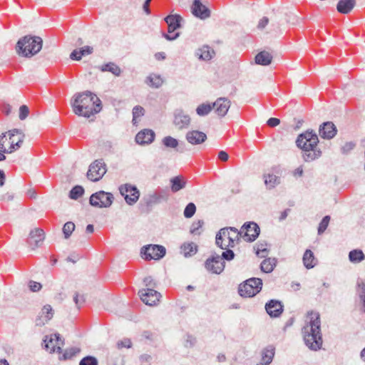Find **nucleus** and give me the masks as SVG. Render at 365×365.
I'll return each mask as SVG.
<instances>
[{
  "mask_svg": "<svg viewBox=\"0 0 365 365\" xmlns=\"http://www.w3.org/2000/svg\"><path fill=\"white\" fill-rule=\"evenodd\" d=\"M132 345L131 341L129 339H123L117 342V347L118 349L130 348Z\"/></svg>",
  "mask_w": 365,
  "mask_h": 365,
  "instance_id": "nucleus-53",
  "label": "nucleus"
},
{
  "mask_svg": "<svg viewBox=\"0 0 365 365\" xmlns=\"http://www.w3.org/2000/svg\"><path fill=\"white\" fill-rule=\"evenodd\" d=\"M113 200V196L110 192L99 191L90 197V204L97 207H109Z\"/></svg>",
  "mask_w": 365,
  "mask_h": 365,
  "instance_id": "nucleus-9",
  "label": "nucleus"
},
{
  "mask_svg": "<svg viewBox=\"0 0 365 365\" xmlns=\"http://www.w3.org/2000/svg\"><path fill=\"white\" fill-rule=\"evenodd\" d=\"M168 192L165 190H160L150 194L148 197L146 203L148 205L160 203L166 201L168 199Z\"/></svg>",
  "mask_w": 365,
  "mask_h": 365,
  "instance_id": "nucleus-25",
  "label": "nucleus"
},
{
  "mask_svg": "<svg viewBox=\"0 0 365 365\" xmlns=\"http://www.w3.org/2000/svg\"><path fill=\"white\" fill-rule=\"evenodd\" d=\"M29 114V107L26 105H22L19 108V119L21 120H25Z\"/></svg>",
  "mask_w": 365,
  "mask_h": 365,
  "instance_id": "nucleus-50",
  "label": "nucleus"
},
{
  "mask_svg": "<svg viewBox=\"0 0 365 365\" xmlns=\"http://www.w3.org/2000/svg\"><path fill=\"white\" fill-rule=\"evenodd\" d=\"M268 253L266 245L258 244L256 250V255L259 257H265Z\"/></svg>",
  "mask_w": 365,
  "mask_h": 365,
  "instance_id": "nucleus-48",
  "label": "nucleus"
},
{
  "mask_svg": "<svg viewBox=\"0 0 365 365\" xmlns=\"http://www.w3.org/2000/svg\"><path fill=\"white\" fill-rule=\"evenodd\" d=\"M75 228H76V225L73 222L70 221V222H66L63 225V228H62V232H63L64 238L66 240L68 239L71 236L73 232L75 230Z\"/></svg>",
  "mask_w": 365,
  "mask_h": 365,
  "instance_id": "nucleus-41",
  "label": "nucleus"
},
{
  "mask_svg": "<svg viewBox=\"0 0 365 365\" xmlns=\"http://www.w3.org/2000/svg\"><path fill=\"white\" fill-rule=\"evenodd\" d=\"M304 171L302 166H299L297 168H296L293 172V175L297 177H302L303 175Z\"/></svg>",
  "mask_w": 365,
  "mask_h": 365,
  "instance_id": "nucleus-64",
  "label": "nucleus"
},
{
  "mask_svg": "<svg viewBox=\"0 0 365 365\" xmlns=\"http://www.w3.org/2000/svg\"><path fill=\"white\" fill-rule=\"evenodd\" d=\"M196 211V206L194 203L190 202L187 205L184 210V216L186 218L192 217Z\"/></svg>",
  "mask_w": 365,
  "mask_h": 365,
  "instance_id": "nucleus-45",
  "label": "nucleus"
},
{
  "mask_svg": "<svg viewBox=\"0 0 365 365\" xmlns=\"http://www.w3.org/2000/svg\"><path fill=\"white\" fill-rule=\"evenodd\" d=\"M43 41L39 36H26L19 39L16 44V52L24 57H31L40 51Z\"/></svg>",
  "mask_w": 365,
  "mask_h": 365,
  "instance_id": "nucleus-5",
  "label": "nucleus"
},
{
  "mask_svg": "<svg viewBox=\"0 0 365 365\" xmlns=\"http://www.w3.org/2000/svg\"><path fill=\"white\" fill-rule=\"evenodd\" d=\"M98 361L97 359L92 356H87L83 358L80 362L79 365H98Z\"/></svg>",
  "mask_w": 365,
  "mask_h": 365,
  "instance_id": "nucleus-47",
  "label": "nucleus"
},
{
  "mask_svg": "<svg viewBox=\"0 0 365 365\" xmlns=\"http://www.w3.org/2000/svg\"><path fill=\"white\" fill-rule=\"evenodd\" d=\"M81 349L78 347H71L65 351L63 354V359H71L73 356H76L78 353H79Z\"/></svg>",
  "mask_w": 365,
  "mask_h": 365,
  "instance_id": "nucleus-46",
  "label": "nucleus"
},
{
  "mask_svg": "<svg viewBox=\"0 0 365 365\" xmlns=\"http://www.w3.org/2000/svg\"><path fill=\"white\" fill-rule=\"evenodd\" d=\"M355 6V0H339L337 4V11L344 14H349Z\"/></svg>",
  "mask_w": 365,
  "mask_h": 365,
  "instance_id": "nucleus-30",
  "label": "nucleus"
},
{
  "mask_svg": "<svg viewBox=\"0 0 365 365\" xmlns=\"http://www.w3.org/2000/svg\"><path fill=\"white\" fill-rule=\"evenodd\" d=\"M190 123V116L182 110H177L175 113L174 124L178 129L187 128Z\"/></svg>",
  "mask_w": 365,
  "mask_h": 365,
  "instance_id": "nucleus-28",
  "label": "nucleus"
},
{
  "mask_svg": "<svg viewBox=\"0 0 365 365\" xmlns=\"http://www.w3.org/2000/svg\"><path fill=\"white\" fill-rule=\"evenodd\" d=\"M143 282L147 288L154 289L156 287V283L154 282L151 277H147L144 279Z\"/></svg>",
  "mask_w": 365,
  "mask_h": 365,
  "instance_id": "nucleus-57",
  "label": "nucleus"
},
{
  "mask_svg": "<svg viewBox=\"0 0 365 365\" xmlns=\"http://www.w3.org/2000/svg\"><path fill=\"white\" fill-rule=\"evenodd\" d=\"M276 264L277 259L275 258L269 257L262 262L260 269L264 273H270L274 270Z\"/></svg>",
  "mask_w": 365,
  "mask_h": 365,
  "instance_id": "nucleus-33",
  "label": "nucleus"
},
{
  "mask_svg": "<svg viewBox=\"0 0 365 365\" xmlns=\"http://www.w3.org/2000/svg\"><path fill=\"white\" fill-rule=\"evenodd\" d=\"M274 347L271 345L263 349L261 353V361L257 365H269L273 360L274 356Z\"/></svg>",
  "mask_w": 365,
  "mask_h": 365,
  "instance_id": "nucleus-29",
  "label": "nucleus"
},
{
  "mask_svg": "<svg viewBox=\"0 0 365 365\" xmlns=\"http://www.w3.org/2000/svg\"><path fill=\"white\" fill-rule=\"evenodd\" d=\"M279 172L277 168H272L268 173L263 174V179L265 186L268 190L274 189L281 183Z\"/></svg>",
  "mask_w": 365,
  "mask_h": 365,
  "instance_id": "nucleus-16",
  "label": "nucleus"
},
{
  "mask_svg": "<svg viewBox=\"0 0 365 365\" xmlns=\"http://www.w3.org/2000/svg\"><path fill=\"white\" fill-rule=\"evenodd\" d=\"M119 190L124 196L125 202L130 205H134L139 199L140 192L135 185L124 184L120 186Z\"/></svg>",
  "mask_w": 365,
  "mask_h": 365,
  "instance_id": "nucleus-12",
  "label": "nucleus"
},
{
  "mask_svg": "<svg viewBox=\"0 0 365 365\" xmlns=\"http://www.w3.org/2000/svg\"><path fill=\"white\" fill-rule=\"evenodd\" d=\"M241 238L246 242H253L259 236L260 232L259 227L254 222H245L240 230Z\"/></svg>",
  "mask_w": 365,
  "mask_h": 365,
  "instance_id": "nucleus-10",
  "label": "nucleus"
},
{
  "mask_svg": "<svg viewBox=\"0 0 365 365\" xmlns=\"http://www.w3.org/2000/svg\"><path fill=\"white\" fill-rule=\"evenodd\" d=\"M53 316V310L51 306L49 304L43 306L36 319V325L39 327L43 326L52 319Z\"/></svg>",
  "mask_w": 365,
  "mask_h": 365,
  "instance_id": "nucleus-19",
  "label": "nucleus"
},
{
  "mask_svg": "<svg viewBox=\"0 0 365 365\" xmlns=\"http://www.w3.org/2000/svg\"><path fill=\"white\" fill-rule=\"evenodd\" d=\"M265 309L271 317H278L283 312V305L278 300L271 299L265 304Z\"/></svg>",
  "mask_w": 365,
  "mask_h": 365,
  "instance_id": "nucleus-23",
  "label": "nucleus"
},
{
  "mask_svg": "<svg viewBox=\"0 0 365 365\" xmlns=\"http://www.w3.org/2000/svg\"><path fill=\"white\" fill-rule=\"evenodd\" d=\"M29 287L30 290L34 292H38L42 288L41 283L35 281H30L29 283Z\"/></svg>",
  "mask_w": 365,
  "mask_h": 365,
  "instance_id": "nucleus-55",
  "label": "nucleus"
},
{
  "mask_svg": "<svg viewBox=\"0 0 365 365\" xmlns=\"http://www.w3.org/2000/svg\"><path fill=\"white\" fill-rule=\"evenodd\" d=\"M218 158L223 162H226L228 160L229 155L225 151L220 150L218 153Z\"/></svg>",
  "mask_w": 365,
  "mask_h": 365,
  "instance_id": "nucleus-61",
  "label": "nucleus"
},
{
  "mask_svg": "<svg viewBox=\"0 0 365 365\" xmlns=\"http://www.w3.org/2000/svg\"><path fill=\"white\" fill-rule=\"evenodd\" d=\"M180 34L178 32L174 34L173 35L168 34H163V36L166 38L168 41H173L175 40L179 37Z\"/></svg>",
  "mask_w": 365,
  "mask_h": 365,
  "instance_id": "nucleus-63",
  "label": "nucleus"
},
{
  "mask_svg": "<svg viewBox=\"0 0 365 365\" xmlns=\"http://www.w3.org/2000/svg\"><path fill=\"white\" fill-rule=\"evenodd\" d=\"M84 193V189L81 185L74 186L69 192V197L73 200H77Z\"/></svg>",
  "mask_w": 365,
  "mask_h": 365,
  "instance_id": "nucleus-42",
  "label": "nucleus"
},
{
  "mask_svg": "<svg viewBox=\"0 0 365 365\" xmlns=\"http://www.w3.org/2000/svg\"><path fill=\"white\" fill-rule=\"evenodd\" d=\"M336 133L337 129L331 121L324 122L319 126V134L324 139H331Z\"/></svg>",
  "mask_w": 365,
  "mask_h": 365,
  "instance_id": "nucleus-18",
  "label": "nucleus"
},
{
  "mask_svg": "<svg viewBox=\"0 0 365 365\" xmlns=\"http://www.w3.org/2000/svg\"><path fill=\"white\" fill-rule=\"evenodd\" d=\"M165 21L168 24V31L169 34L173 33L175 30L180 28L182 17L178 14H170L165 18Z\"/></svg>",
  "mask_w": 365,
  "mask_h": 365,
  "instance_id": "nucleus-27",
  "label": "nucleus"
},
{
  "mask_svg": "<svg viewBox=\"0 0 365 365\" xmlns=\"http://www.w3.org/2000/svg\"><path fill=\"white\" fill-rule=\"evenodd\" d=\"M171 190L176 192L185 187V182L180 176L174 177L170 180Z\"/></svg>",
  "mask_w": 365,
  "mask_h": 365,
  "instance_id": "nucleus-37",
  "label": "nucleus"
},
{
  "mask_svg": "<svg viewBox=\"0 0 365 365\" xmlns=\"http://www.w3.org/2000/svg\"><path fill=\"white\" fill-rule=\"evenodd\" d=\"M262 287V280L259 278H250L239 287V294L242 297H252L259 293Z\"/></svg>",
  "mask_w": 365,
  "mask_h": 365,
  "instance_id": "nucleus-6",
  "label": "nucleus"
},
{
  "mask_svg": "<svg viewBox=\"0 0 365 365\" xmlns=\"http://www.w3.org/2000/svg\"><path fill=\"white\" fill-rule=\"evenodd\" d=\"M140 299L148 306H155L160 301L161 294L152 288L143 289L139 291Z\"/></svg>",
  "mask_w": 365,
  "mask_h": 365,
  "instance_id": "nucleus-14",
  "label": "nucleus"
},
{
  "mask_svg": "<svg viewBox=\"0 0 365 365\" xmlns=\"http://www.w3.org/2000/svg\"><path fill=\"white\" fill-rule=\"evenodd\" d=\"M166 253L165 248L158 245H148L142 247L140 254L146 260H158L163 258Z\"/></svg>",
  "mask_w": 365,
  "mask_h": 365,
  "instance_id": "nucleus-7",
  "label": "nucleus"
},
{
  "mask_svg": "<svg viewBox=\"0 0 365 365\" xmlns=\"http://www.w3.org/2000/svg\"><path fill=\"white\" fill-rule=\"evenodd\" d=\"M187 141L192 145H199L204 143L207 139L205 133L198 130L188 131L185 135Z\"/></svg>",
  "mask_w": 365,
  "mask_h": 365,
  "instance_id": "nucleus-26",
  "label": "nucleus"
},
{
  "mask_svg": "<svg viewBox=\"0 0 365 365\" xmlns=\"http://www.w3.org/2000/svg\"><path fill=\"white\" fill-rule=\"evenodd\" d=\"M44 238L45 233L43 230L40 228H35L30 232L27 243L32 250H35L41 246Z\"/></svg>",
  "mask_w": 365,
  "mask_h": 365,
  "instance_id": "nucleus-17",
  "label": "nucleus"
},
{
  "mask_svg": "<svg viewBox=\"0 0 365 365\" xmlns=\"http://www.w3.org/2000/svg\"><path fill=\"white\" fill-rule=\"evenodd\" d=\"M43 341L45 343L46 349L48 350L51 353H60L64 344V341L59 334H51L49 336H46Z\"/></svg>",
  "mask_w": 365,
  "mask_h": 365,
  "instance_id": "nucleus-13",
  "label": "nucleus"
},
{
  "mask_svg": "<svg viewBox=\"0 0 365 365\" xmlns=\"http://www.w3.org/2000/svg\"><path fill=\"white\" fill-rule=\"evenodd\" d=\"M255 63L262 66H268L272 63V56L267 51H263L255 56Z\"/></svg>",
  "mask_w": 365,
  "mask_h": 365,
  "instance_id": "nucleus-31",
  "label": "nucleus"
},
{
  "mask_svg": "<svg viewBox=\"0 0 365 365\" xmlns=\"http://www.w3.org/2000/svg\"><path fill=\"white\" fill-rule=\"evenodd\" d=\"M225 251L222 252V255L220 256L222 261L227 260L230 261L234 259L235 253L232 250L230 249H225Z\"/></svg>",
  "mask_w": 365,
  "mask_h": 365,
  "instance_id": "nucleus-49",
  "label": "nucleus"
},
{
  "mask_svg": "<svg viewBox=\"0 0 365 365\" xmlns=\"http://www.w3.org/2000/svg\"><path fill=\"white\" fill-rule=\"evenodd\" d=\"M224 241H225V240H224L223 237H221L220 240H218L217 239V234L216 235L215 243H216L217 247H220L222 250L226 249V248L228 247H226L225 245V244H227V243L225 242H224Z\"/></svg>",
  "mask_w": 365,
  "mask_h": 365,
  "instance_id": "nucleus-59",
  "label": "nucleus"
},
{
  "mask_svg": "<svg viewBox=\"0 0 365 365\" xmlns=\"http://www.w3.org/2000/svg\"><path fill=\"white\" fill-rule=\"evenodd\" d=\"M205 268L213 274H220L225 269V262L219 255L215 254L207 259L205 263Z\"/></svg>",
  "mask_w": 365,
  "mask_h": 365,
  "instance_id": "nucleus-15",
  "label": "nucleus"
},
{
  "mask_svg": "<svg viewBox=\"0 0 365 365\" xmlns=\"http://www.w3.org/2000/svg\"><path fill=\"white\" fill-rule=\"evenodd\" d=\"M93 48L90 46H86L78 49L79 53H81L82 57L84 56H87L93 53Z\"/></svg>",
  "mask_w": 365,
  "mask_h": 365,
  "instance_id": "nucleus-56",
  "label": "nucleus"
},
{
  "mask_svg": "<svg viewBox=\"0 0 365 365\" xmlns=\"http://www.w3.org/2000/svg\"><path fill=\"white\" fill-rule=\"evenodd\" d=\"M214 51L207 46H204L196 51L195 55L200 60L209 61L212 58Z\"/></svg>",
  "mask_w": 365,
  "mask_h": 365,
  "instance_id": "nucleus-32",
  "label": "nucleus"
},
{
  "mask_svg": "<svg viewBox=\"0 0 365 365\" xmlns=\"http://www.w3.org/2000/svg\"><path fill=\"white\" fill-rule=\"evenodd\" d=\"M70 58L72 60L80 61L82 58V56L81 53H79L78 49H75L70 54Z\"/></svg>",
  "mask_w": 365,
  "mask_h": 365,
  "instance_id": "nucleus-58",
  "label": "nucleus"
},
{
  "mask_svg": "<svg viewBox=\"0 0 365 365\" xmlns=\"http://www.w3.org/2000/svg\"><path fill=\"white\" fill-rule=\"evenodd\" d=\"M107 171L106 165L103 160H96L93 162L87 172V178L93 182L101 180Z\"/></svg>",
  "mask_w": 365,
  "mask_h": 365,
  "instance_id": "nucleus-8",
  "label": "nucleus"
},
{
  "mask_svg": "<svg viewBox=\"0 0 365 365\" xmlns=\"http://www.w3.org/2000/svg\"><path fill=\"white\" fill-rule=\"evenodd\" d=\"M73 302L76 304L77 308H80L85 302V298L83 295L79 294L78 292H75L73 295Z\"/></svg>",
  "mask_w": 365,
  "mask_h": 365,
  "instance_id": "nucleus-51",
  "label": "nucleus"
},
{
  "mask_svg": "<svg viewBox=\"0 0 365 365\" xmlns=\"http://www.w3.org/2000/svg\"><path fill=\"white\" fill-rule=\"evenodd\" d=\"M24 135L19 129H13L0 135V151L12 153L21 148Z\"/></svg>",
  "mask_w": 365,
  "mask_h": 365,
  "instance_id": "nucleus-4",
  "label": "nucleus"
},
{
  "mask_svg": "<svg viewBox=\"0 0 365 365\" xmlns=\"http://www.w3.org/2000/svg\"><path fill=\"white\" fill-rule=\"evenodd\" d=\"M240 232L239 230L232 227L222 228L217 232V239L220 240L221 237H223L224 240H227L228 242L227 244H225L226 247H233L235 246V242L239 241L240 238H241Z\"/></svg>",
  "mask_w": 365,
  "mask_h": 365,
  "instance_id": "nucleus-11",
  "label": "nucleus"
},
{
  "mask_svg": "<svg viewBox=\"0 0 365 365\" xmlns=\"http://www.w3.org/2000/svg\"><path fill=\"white\" fill-rule=\"evenodd\" d=\"M310 321L302 329L307 346L313 351L322 348L323 340L321 334V321L318 313L310 314Z\"/></svg>",
  "mask_w": 365,
  "mask_h": 365,
  "instance_id": "nucleus-2",
  "label": "nucleus"
},
{
  "mask_svg": "<svg viewBox=\"0 0 365 365\" xmlns=\"http://www.w3.org/2000/svg\"><path fill=\"white\" fill-rule=\"evenodd\" d=\"M303 263L306 268L311 269L316 265V259L314 253L310 250H307L303 255Z\"/></svg>",
  "mask_w": 365,
  "mask_h": 365,
  "instance_id": "nucleus-34",
  "label": "nucleus"
},
{
  "mask_svg": "<svg viewBox=\"0 0 365 365\" xmlns=\"http://www.w3.org/2000/svg\"><path fill=\"white\" fill-rule=\"evenodd\" d=\"M231 102L227 98H218L213 103L212 106L215 112L220 117H224L230 107Z\"/></svg>",
  "mask_w": 365,
  "mask_h": 365,
  "instance_id": "nucleus-20",
  "label": "nucleus"
},
{
  "mask_svg": "<svg viewBox=\"0 0 365 365\" xmlns=\"http://www.w3.org/2000/svg\"><path fill=\"white\" fill-rule=\"evenodd\" d=\"M101 71L110 72L115 76H119L121 73V69L120 67L115 63L111 62L103 65L101 67Z\"/></svg>",
  "mask_w": 365,
  "mask_h": 365,
  "instance_id": "nucleus-38",
  "label": "nucleus"
},
{
  "mask_svg": "<svg viewBox=\"0 0 365 365\" xmlns=\"http://www.w3.org/2000/svg\"><path fill=\"white\" fill-rule=\"evenodd\" d=\"M181 249L185 257L192 256L197 252V245L193 242L184 244Z\"/></svg>",
  "mask_w": 365,
  "mask_h": 365,
  "instance_id": "nucleus-39",
  "label": "nucleus"
},
{
  "mask_svg": "<svg viewBox=\"0 0 365 365\" xmlns=\"http://www.w3.org/2000/svg\"><path fill=\"white\" fill-rule=\"evenodd\" d=\"M191 9L192 14L201 19H205L210 16V9L202 4L200 0H194Z\"/></svg>",
  "mask_w": 365,
  "mask_h": 365,
  "instance_id": "nucleus-21",
  "label": "nucleus"
},
{
  "mask_svg": "<svg viewBox=\"0 0 365 365\" xmlns=\"http://www.w3.org/2000/svg\"><path fill=\"white\" fill-rule=\"evenodd\" d=\"M355 147V143L353 142H347L341 148V151L343 154H348L351 150H352Z\"/></svg>",
  "mask_w": 365,
  "mask_h": 365,
  "instance_id": "nucleus-52",
  "label": "nucleus"
},
{
  "mask_svg": "<svg viewBox=\"0 0 365 365\" xmlns=\"http://www.w3.org/2000/svg\"><path fill=\"white\" fill-rule=\"evenodd\" d=\"M365 259V255L361 250H353L349 253V259L352 263H359Z\"/></svg>",
  "mask_w": 365,
  "mask_h": 365,
  "instance_id": "nucleus-36",
  "label": "nucleus"
},
{
  "mask_svg": "<svg viewBox=\"0 0 365 365\" xmlns=\"http://www.w3.org/2000/svg\"><path fill=\"white\" fill-rule=\"evenodd\" d=\"M155 133L150 129H144L140 131L135 136V141L138 144H150L155 139Z\"/></svg>",
  "mask_w": 365,
  "mask_h": 365,
  "instance_id": "nucleus-24",
  "label": "nucleus"
},
{
  "mask_svg": "<svg viewBox=\"0 0 365 365\" xmlns=\"http://www.w3.org/2000/svg\"><path fill=\"white\" fill-rule=\"evenodd\" d=\"M203 221L198 220L197 222H194L190 228V232L192 234H197V230L202 226Z\"/></svg>",
  "mask_w": 365,
  "mask_h": 365,
  "instance_id": "nucleus-54",
  "label": "nucleus"
},
{
  "mask_svg": "<svg viewBox=\"0 0 365 365\" xmlns=\"http://www.w3.org/2000/svg\"><path fill=\"white\" fill-rule=\"evenodd\" d=\"M212 109H213L212 104L202 103L197 106L196 113L200 116H205L209 114Z\"/></svg>",
  "mask_w": 365,
  "mask_h": 365,
  "instance_id": "nucleus-40",
  "label": "nucleus"
},
{
  "mask_svg": "<svg viewBox=\"0 0 365 365\" xmlns=\"http://www.w3.org/2000/svg\"><path fill=\"white\" fill-rule=\"evenodd\" d=\"M163 145L168 148L174 149L179 153H183L185 149V144L183 142L180 143L177 139L171 136H165L162 140Z\"/></svg>",
  "mask_w": 365,
  "mask_h": 365,
  "instance_id": "nucleus-22",
  "label": "nucleus"
},
{
  "mask_svg": "<svg viewBox=\"0 0 365 365\" xmlns=\"http://www.w3.org/2000/svg\"><path fill=\"white\" fill-rule=\"evenodd\" d=\"M144 113H145V110L144 108L142 107V106H135L133 108V120H132V122L133 123V125H135L138 121V118L142 117L143 115H144Z\"/></svg>",
  "mask_w": 365,
  "mask_h": 365,
  "instance_id": "nucleus-43",
  "label": "nucleus"
},
{
  "mask_svg": "<svg viewBox=\"0 0 365 365\" xmlns=\"http://www.w3.org/2000/svg\"><path fill=\"white\" fill-rule=\"evenodd\" d=\"M73 113L79 116L90 118L101 110V101L89 91L75 94L71 101Z\"/></svg>",
  "mask_w": 365,
  "mask_h": 365,
  "instance_id": "nucleus-1",
  "label": "nucleus"
},
{
  "mask_svg": "<svg viewBox=\"0 0 365 365\" xmlns=\"http://www.w3.org/2000/svg\"><path fill=\"white\" fill-rule=\"evenodd\" d=\"M268 22H269V19L267 17H263L259 21V24L257 26L258 29H264L267 25Z\"/></svg>",
  "mask_w": 365,
  "mask_h": 365,
  "instance_id": "nucleus-62",
  "label": "nucleus"
},
{
  "mask_svg": "<svg viewBox=\"0 0 365 365\" xmlns=\"http://www.w3.org/2000/svg\"><path fill=\"white\" fill-rule=\"evenodd\" d=\"M330 221V216L326 215L320 222L318 227V234L322 235L327 230Z\"/></svg>",
  "mask_w": 365,
  "mask_h": 365,
  "instance_id": "nucleus-44",
  "label": "nucleus"
},
{
  "mask_svg": "<svg viewBox=\"0 0 365 365\" xmlns=\"http://www.w3.org/2000/svg\"><path fill=\"white\" fill-rule=\"evenodd\" d=\"M319 138L313 130H307L297 137L296 144L302 150V158L306 162H312L322 155L317 148Z\"/></svg>",
  "mask_w": 365,
  "mask_h": 365,
  "instance_id": "nucleus-3",
  "label": "nucleus"
},
{
  "mask_svg": "<svg viewBox=\"0 0 365 365\" xmlns=\"http://www.w3.org/2000/svg\"><path fill=\"white\" fill-rule=\"evenodd\" d=\"M267 123L270 127H275L280 123V120H279V119H278L277 118H270L267 120Z\"/></svg>",
  "mask_w": 365,
  "mask_h": 365,
  "instance_id": "nucleus-60",
  "label": "nucleus"
},
{
  "mask_svg": "<svg viewBox=\"0 0 365 365\" xmlns=\"http://www.w3.org/2000/svg\"><path fill=\"white\" fill-rule=\"evenodd\" d=\"M163 83V78L159 75L150 74L146 78V83L153 88H158Z\"/></svg>",
  "mask_w": 365,
  "mask_h": 365,
  "instance_id": "nucleus-35",
  "label": "nucleus"
}]
</instances>
